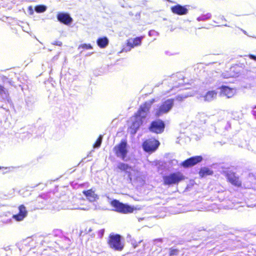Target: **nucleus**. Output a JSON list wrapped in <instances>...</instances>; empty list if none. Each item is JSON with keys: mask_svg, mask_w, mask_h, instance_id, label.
Wrapping results in <instances>:
<instances>
[{"mask_svg": "<svg viewBox=\"0 0 256 256\" xmlns=\"http://www.w3.org/2000/svg\"><path fill=\"white\" fill-rule=\"evenodd\" d=\"M154 102V100L152 99L148 102H144L140 106L138 111L133 116L134 120L130 128L131 134H135L142 125Z\"/></svg>", "mask_w": 256, "mask_h": 256, "instance_id": "1", "label": "nucleus"}, {"mask_svg": "<svg viewBox=\"0 0 256 256\" xmlns=\"http://www.w3.org/2000/svg\"><path fill=\"white\" fill-rule=\"evenodd\" d=\"M162 178L164 185L172 186L178 184L181 182L185 180L186 178L181 172L178 171L164 176Z\"/></svg>", "mask_w": 256, "mask_h": 256, "instance_id": "2", "label": "nucleus"}, {"mask_svg": "<svg viewBox=\"0 0 256 256\" xmlns=\"http://www.w3.org/2000/svg\"><path fill=\"white\" fill-rule=\"evenodd\" d=\"M107 243L110 248L116 251H122L124 248V244L122 242V236L119 234H110Z\"/></svg>", "mask_w": 256, "mask_h": 256, "instance_id": "3", "label": "nucleus"}, {"mask_svg": "<svg viewBox=\"0 0 256 256\" xmlns=\"http://www.w3.org/2000/svg\"><path fill=\"white\" fill-rule=\"evenodd\" d=\"M110 206L114 208L116 212L122 214L132 213L134 210H139L140 208H134L128 204H123L118 200H113L110 202Z\"/></svg>", "mask_w": 256, "mask_h": 256, "instance_id": "4", "label": "nucleus"}, {"mask_svg": "<svg viewBox=\"0 0 256 256\" xmlns=\"http://www.w3.org/2000/svg\"><path fill=\"white\" fill-rule=\"evenodd\" d=\"M128 147L127 140H122L114 147L113 151L117 157L124 160L128 153Z\"/></svg>", "mask_w": 256, "mask_h": 256, "instance_id": "5", "label": "nucleus"}, {"mask_svg": "<svg viewBox=\"0 0 256 256\" xmlns=\"http://www.w3.org/2000/svg\"><path fill=\"white\" fill-rule=\"evenodd\" d=\"M160 142L154 138L146 139L142 144L143 150L146 152L152 154L156 152L159 146Z\"/></svg>", "mask_w": 256, "mask_h": 256, "instance_id": "6", "label": "nucleus"}, {"mask_svg": "<svg viewBox=\"0 0 256 256\" xmlns=\"http://www.w3.org/2000/svg\"><path fill=\"white\" fill-rule=\"evenodd\" d=\"M174 99H168L162 102L160 106L156 110L154 116L158 117L162 114L168 112L173 107Z\"/></svg>", "mask_w": 256, "mask_h": 256, "instance_id": "7", "label": "nucleus"}, {"mask_svg": "<svg viewBox=\"0 0 256 256\" xmlns=\"http://www.w3.org/2000/svg\"><path fill=\"white\" fill-rule=\"evenodd\" d=\"M224 174L226 178L227 182L231 184L237 188L242 186V180L235 172L231 170L226 171L224 172Z\"/></svg>", "mask_w": 256, "mask_h": 256, "instance_id": "8", "label": "nucleus"}, {"mask_svg": "<svg viewBox=\"0 0 256 256\" xmlns=\"http://www.w3.org/2000/svg\"><path fill=\"white\" fill-rule=\"evenodd\" d=\"M164 122L161 120H156L152 122L148 127V130L153 133L160 134L164 132Z\"/></svg>", "mask_w": 256, "mask_h": 256, "instance_id": "9", "label": "nucleus"}, {"mask_svg": "<svg viewBox=\"0 0 256 256\" xmlns=\"http://www.w3.org/2000/svg\"><path fill=\"white\" fill-rule=\"evenodd\" d=\"M203 160L201 156H196L187 158L180 163V166L184 168H189L200 163Z\"/></svg>", "mask_w": 256, "mask_h": 256, "instance_id": "10", "label": "nucleus"}, {"mask_svg": "<svg viewBox=\"0 0 256 256\" xmlns=\"http://www.w3.org/2000/svg\"><path fill=\"white\" fill-rule=\"evenodd\" d=\"M116 170L117 172H123L125 175H126L128 178L132 180V175L131 172L133 170V168L132 166L128 164L120 162L117 164Z\"/></svg>", "mask_w": 256, "mask_h": 256, "instance_id": "11", "label": "nucleus"}, {"mask_svg": "<svg viewBox=\"0 0 256 256\" xmlns=\"http://www.w3.org/2000/svg\"><path fill=\"white\" fill-rule=\"evenodd\" d=\"M56 18L58 20L65 25H69L72 22V18L68 13L59 12L57 14Z\"/></svg>", "mask_w": 256, "mask_h": 256, "instance_id": "12", "label": "nucleus"}, {"mask_svg": "<svg viewBox=\"0 0 256 256\" xmlns=\"http://www.w3.org/2000/svg\"><path fill=\"white\" fill-rule=\"evenodd\" d=\"M220 94L225 96L228 98H232L236 94V90L226 86H222L220 87Z\"/></svg>", "mask_w": 256, "mask_h": 256, "instance_id": "13", "label": "nucleus"}, {"mask_svg": "<svg viewBox=\"0 0 256 256\" xmlns=\"http://www.w3.org/2000/svg\"><path fill=\"white\" fill-rule=\"evenodd\" d=\"M19 212L18 214H14L12 218L16 221L22 220L27 216L28 212L24 205L21 204L18 206Z\"/></svg>", "mask_w": 256, "mask_h": 256, "instance_id": "14", "label": "nucleus"}, {"mask_svg": "<svg viewBox=\"0 0 256 256\" xmlns=\"http://www.w3.org/2000/svg\"><path fill=\"white\" fill-rule=\"evenodd\" d=\"M170 10L172 13L180 16L186 14L188 12V10L186 6L180 4L172 6Z\"/></svg>", "mask_w": 256, "mask_h": 256, "instance_id": "15", "label": "nucleus"}, {"mask_svg": "<svg viewBox=\"0 0 256 256\" xmlns=\"http://www.w3.org/2000/svg\"><path fill=\"white\" fill-rule=\"evenodd\" d=\"M142 38L143 36H142L136 37L134 38H129L126 41V46L130 49L139 46L142 44Z\"/></svg>", "mask_w": 256, "mask_h": 256, "instance_id": "16", "label": "nucleus"}, {"mask_svg": "<svg viewBox=\"0 0 256 256\" xmlns=\"http://www.w3.org/2000/svg\"><path fill=\"white\" fill-rule=\"evenodd\" d=\"M82 193L90 202H94L98 198V196L94 193L92 189L84 190Z\"/></svg>", "mask_w": 256, "mask_h": 256, "instance_id": "17", "label": "nucleus"}, {"mask_svg": "<svg viewBox=\"0 0 256 256\" xmlns=\"http://www.w3.org/2000/svg\"><path fill=\"white\" fill-rule=\"evenodd\" d=\"M213 171L208 168L204 167L200 169L198 174L201 178L208 176H211L213 174Z\"/></svg>", "mask_w": 256, "mask_h": 256, "instance_id": "18", "label": "nucleus"}, {"mask_svg": "<svg viewBox=\"0 0 256 256\" xmlns=\"http://www.w3.org/2000/svg\"><path fill=\"white\" fill-rule=\"evenodd\" d=\"M217 92L215 90H210L204 96V99L206 101L210 102L216 97Z\"/></svg>", "mask_w": 256, "mask_h": 256, "instance_id": "19", "label": "nucleus"}, {"mask_svg": "<svg viewBox=\"0 0 256 256\" xmlns=\"http://www.w3.org/2000/svg\"><path fill=\"white\" fill-rule=\"evenodd\" d=\"M98 46L100 48H106L108 44V40L106 36L98 38L96 40Z\"/></svg>", "mask_w": 256, "mask_h": 256, "instance_id": "20", "label": "nucleus"}, {"mask_svg": "<svg viewBox=\"0 0 256 256\" xmlns=\"http://www.w3.org/2000/svg\"><path fill=\"white\" fill-rule=\"evenodd\" d=\"M34 10L36 12L41 13L46 10V7L44 5H37L34 7Z\"/></svg>", "mask_w": 256, "mask_h": 256, "instance_id": "21", "label": "nucleus"}, {"mask_svg": "<svg viewBox=\"0 0 256 256\" xmlns=\"http://www.w3.org/2000/svg\"><path fill=\"white\" fill-rule=\"evenodd\" d=\"M102 140V135H100L95 142L94 144L93 147L94 148H99L101 145Z\"/></svg>", "mask_w": 256, "mask_h": 256, "instance_id": "22", "label": "nucleus"}, {"mask_svg": "<svg viewBox=\"0 0 256 256\" xmlns=\"http://www.w3.org/2000/svg\"><path fill=\"white\" fill-rule=\"evenodd\" d=\"M92 48V46L90 44H81L78 47V49H82L83 50H90Z\"/></svg>", "mask_w": 256, "mask_h": 256, "instance_id": "23", "label": "nucleus"}, {"mask_svg": "<svg viewBox=\"0 0 256 256\" xmlns=\"http://www.w3.org/2000/svg\"><path fill=\"white\" fill-rule=\"evenodd\" d=\"M179 250L176 248H170L169 253L170 256H177L178 254Z\"/></svg>", "mask_w": 256, "mask_h": 256, "instance_id": "24", "label": "nucleus"}, {"mask_svg": "<svg viewBox=\"0 0 256 256\" xmlns=\"http://www.w3.org/2000/svg\"><path fill=\"white\" fill-rule=\"evenodd\" d=\"M6 94V90L4 86L0 85V95Z\"/></svg>", "mask_w": 256, "mask_h": 256, "instance_id": "25", "label": "nucleus"}, {"mask_svg": "<svg viewBox=\"0 0 256 256\" xmlns=\"http://www.w3.org/2000/svg\"><path fill=\"white\" fill-rule=\"evenodd\" d=\"M104 233V229H102V230H98V234L100 236V238H102L103 236Z\"/></svg>", "mask_w": 256, "mask_h": 256, "instance_id": "26", "label": "nucleus"}, {"mask_svg": "<svg viewBox=\"0 0 256 256\" xmlns=\"http://www.w3.org/2000/svg\"><path fill=\"white\" fill-rule=\"evenodd\" d=\"M248 56L251 60H254L256 62V56H254V55L252 54H249L248 55Z\"/></svg>", "mask_w": 256, "mask_h": 256, "instance_id": "27", "label": "nucleus"}, {"mask_svg": "<svg viewBox=\"0 0 256 256\" xmlns=\"http://www.w3.org/2000/svg\"><path fill=\"white\" fill-rule=\"evenodd\" d=\"M184 97L182 96H178L176 97V100H179V101L182 100H184Z\"/></svg>", "mask_w": 256, "mask_h": 256, "instance_id": "28", "label": "nucleus"}, {"mask_svg": "<svg viewBox=\"0 0 256 256\" xmlns=\"http://www.w3.org/2000/svg\"><path fill=\"white\" fill-rule=\"evenodd\" d=\"M54 44L55 45L58 46H62V44L61 42L57 41V42H55Z\"/></svg>", "mask_w": 256, "mask_h": 256, "instance_id": "29", "label": "nucleus"}, {"mask_svg": "<svg viewBox=\"0 0 256 256\" xmlns=\"http://www.w3.org/2000/svg\"><path fill=\"white\" fill-rule=\"evenodd\" d=\"M253 112L254 115H256V111L254 110L253 111Z\"/></svg>", "mask_w": 256, "mask_h": 256, "instance_id": "30", "label": "nucleus"}, {"mask_svg": "<svg viewBox=\"0 0 256 256\" xmlns=\"http://www.w3.org/2000/svg\"><path fill=\"white\" fill-rule=\"evenodd\" d=\"M253 108H256V106H254Z\"/></svg>", "mask_w": 256, "mask_h": 256, "instance_id": "31", "label": "nucleus"}, {"mask_svg": "<svg viewBox=\"0 0 256 256\" xmlns=\"http://www.w3.org/2000/svg\"><path fill=\"white\" fill-rule=\"evenodd\" d=\"M1 168H2V167H1V166H0V170H1Z\"/></svg>", "mask_w": 256, "mask_h": 256, "instance_id": "32", "label": "nucleus"}]
</instances>
